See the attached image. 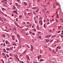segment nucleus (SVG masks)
Listing matches in <instances>:
<instances>
[{
	"mask_svg": "<svg viewBox=\"0 0 63 63\" xmlns=\"http://www.w3.org/2000/svg\"><path fill=\"white\" fill-rule=\"evenodd\" d=\"M38 37L39 38H40V39H41L42 38V37L40 36H39Z\"/></svg>",
	"mask_w": 63,
	"mask_h": 63,
	"instance_id": "obj_27",
	"label": "nucleus"
},
{
	"mask_svg": "<svg viewBox=\"0 0 63 63\" xmlns=\"http://www.w3.org/2000/svg\"><path fill=\"white\" fill-rule=\"evenodd\" d=\"M6 56L7 57H9V55L7 54H6Z\"/></svg>",
	"mask_w": 63,
	"mask_h": 63,
	"instance_id": "obj_25",
	"label": "nucleus"
},
{
	"mask_svg": "<svg viewBox=\"0 0 63 63\" xmlns=\"http://www.w3.org/2000/svg\"><path fill=\"white\" fill-rule=\"evenodd\" d=\"M13 59V58L12 57H11L9 59V60H10V59Z\"/></svg>",
	"mask_w": 63,
	"mask_h": 63,
	"instance_id": "obj_36",
	"label": "nucleus"
},
{
	"mask_svg": "<svg viewBox=\"0 0 63 63\" xmlns=\"http://www.w3.org/2000/svg\"><path fill=\"white\" fill-rule=\"evenodd\" d=\"M49 31H50V32H51V31H52V30H51L50 29V30Z\"/></svg>",
	"mask_w": 63,
	"mask_h": 63,
	"instance_id": "obj_61",
	"label": "nucleus"
},
{
	"mask_svg": "<svg viewBox=\"0 0 63 63\" xmlns=\"http://www.w3.org/2000/svg\"><path fill=\"white\" fill-rule=\"evenodd\" d=\"M50 24V23L48 22V23H47V25H48V24Z\"/></svg>",
	"mask_w": 63,
	"mask_h": 63,
	"instance_id": "obj_60",
	"label": "nucleus"
},
{
	"mask_svg": "<svg viewBox=\"0 0 63 63\" xmlns=\"http://www.w3.org/2000/svg\"><path fill=\"white\" fill-rule=\"evenodd\" d=\"M16 5V6H18V4H17V3H15Z\"/></svg>",
	"mask_w": 63,
	"mask_h": 63,
	"instance_id": "obj_39",
	"label": "nucleus"
},
{
	"mask_svg": "<svg viewBox=\"0 0 63 63\" xmlns=\"http://www.w3.org/2000/svg\"><path fill=\"white\" fill-rule=\"evenodd\" d=\"M4 19V20H5V21H6V19H5V18H3Z\"/></svg>",
	"mask_w": 63,
	"mask_h": 63,
	"instance_id": "obj_43",
	"label": "nucleus"
},
{
	"mask_svg": "<svg viewBox=\"0 0 63 63\" xmlns=\"http://www.w3.org/2000/svg\"><path fill=\"white\" fill-rule=\"evenodd\" d=\"M34 31L35 32L36 31V29H33Z\"/></svg>",
	"mask_w": 63,
	"mask_h": 63,
	"instance_id": "obj_40",
	"label": "nucleus"
},
{
	"mask_svg": "<svg viewBox=\"0 0 63 63\" xmlns=\"http://www.w3.org/2000/svg\"><path fill=\"white\" fill-rule=\"evenodd\" d=\"M56 20L57 22H58V20H57V19H56Z\"/></svg>",
	"mask_w": 63,
	"mask_h": 63,
	"instance_id": "obj_46",
	"label": "nucleus"
},
{
	"mask_svg": "<svg viewBox=\"0 0 63 63\" xmlns=\"http://www.w3.org/2000/svg\"><path fill=\"white\" fill-rule=\"evenodd\" d=\"M37 8L38 7H33L32 8V9H36V10H37Z\"/></svg>",
	"mask_w": 63,
	"mask_h": 63,
	"instance_id": "obj_5",
	"label": "nucleus"
},
{
	"mask_svg": "<svg viewBox=\"0 0 63 63\" xmlns=\"http://www.w3.org/2000/svg\"><path fill=\"white\" fill-rule=\"evenodd\" d=\"M49 41H50V40H48V39H46V42H47H47H48Z\"/></svg>",
	"mask_w": 63,
	"mask_h": 63,
	"instance_id": "obj_9",
	"label": "nucleus"
},
{
	"mask_svg": "<svg viewBox=\"0 0 63 63\" xmlns=\"http://www.w3.org/2000/svg\"><path fill=\"white\" fill-rule=\"evenodd\" d=\"M13 10H16V7H15V6H14L13 7Z\"/></svg>",
	"mask_w": 63,
	"mask_h": 63,
	"instance_id": "obj_11",
	"label": "nucleus"
},
{
	"mask_svg": "<svg viewBox=\"0 0 63 63\" xmlns=\"http://www.w3.org/2000/svg\"><path fill=\"white\" fill-rule=\"evenodd\" d=\"M17 57V55H15V58H16V59H18V57Z\"/></svg>",
	"mask_w": 63,
	"mask_h": 63,
	"instance_id": "obj_4",
	"label": "nucleus"
},
{
	"mask_svg": "<svg viewBox=\"0 0 63 63\" xmlns=\"http://www.w3.org/2000/svg\"><path fill=\"white\" fill-rule=\"evenodd\" d=\"M61 21H62V22H63V20L61 18Z\"/></svg>",
	"mask_w": 63,
	"mask_h": 63,
	"instance_id": "obj_26",
	"label": "nucleus"
},
{
	"mask_svg": "<svg viewBox=\"0 0 63 63\" xmlns=\"http://www.w3.org/2000/svg\"><path fill=\"white\" fill-rule=\"evenodd\" d=\"M9 55H10V56H12V53L10 54H9Z\"/></svg>",
	"mask_w": 63,
	"mask_h": 63,
	"instance_id": "obj_37",
	"label": "nucleus"
},
{
	"mask_svg": "<svg viewBox=\"0 0 63 63\" xmlns=\"http://www.w3.org/2000/svg\"><path fill=\"white\" fill-rule=\"evenodd\" d=\"M45 38H48V37H47V36H46Z\"/></svg>",
	"mask_w": 63,
	"mask_h": 63,
	"instance_id": "obj_54",
	"label": "nucleus"
},
{
	"mask_svg": "<svg viewBox=\"0 0 63 63\" xmlns=\"http://www.w3.org/2000/svg\"><path fill=\"white\" fill-rule=\"evenodd\" d=\"M4 1V2H8V1L7 0H3Z\"/></svg>",
	"mask_w": 63,
	"mask_h": 63,
	"instance_id": "obj_32",
	"label": "nucleus"
},
{
	"mask_svg": "<svg viewBox=\"0 0 63 63\" xmlns=\"http://www.w3.org/2000/svg\"><path fill=\"white\" fill-rule=\"evenodd\" d=\"M21 63H24V62H21Z\"/></svg>",
	"mask_w": 63,
	"mask_h": 63,
	"instance_id": "obj_64",
	"label": "nucleus"
},
{
	"mask_svg": "<svg viewBox=\"0 0 63 63\" xmlns=\"http://www.w3.org/2000/svg\"><path fill=\"white\" fill-rule=\"evenodd\" d=\"M22 17V15H21L20 16V17L21 18Z\"/></svg>",
	"mask_w": 63,
	"mask_h": 63,
	"instance_id": "obj_50",
	"label": "nucleus"
},
{
	"mask_svg": "<svg viewBox=\"0 0 63 63\" xmlns=\"http://www.w3.org/2000/svg\"><path fill=\"white\" fill-rule=\"evenodd\" d=\"M13 46H16V44H15V43H13Z\"/></svg>",
	"mask_w": 63,
	"mask_h": 63,
	"instance_id": "obj_23",
	"label": "nucleus"
},
{
	"mask_svg": "<svg viewBox=\"0 0 63 63\" xmlns=\"http://www.w3.org/2000/svg\"><path fill=\"white\" fill-rule=\"evenodd\" d=\"M33 47L32 46V45H31V49H33Z\"/></svg>",
	"mask_w": 63,
	"mask_h": 63,
	"instance_id": "obj_28",
	"label": "nucleus"
},
{
	"mask_svg": "<svg viewBox=\"0 0 63 63\" xmlns=\"http://www.w3.org/2000/svg\"><path fill=\"white\" fill-rule=\"evenodd\" d=\"M44 22H46V20H44Z\"/></svg>",
	"mask_w": 63,
	"mask_h": 63,
	"instance_id": "obj_62",
	"label": "nucleus"
},
{
	"mask_svg": "<svg viewBox=\"0 0 63 63\" xmlns=\"http://www.w3.org/2000/svg\"><path fill=\"white\" fill-rule=\"evenodd\" d=\"M53 20H54V19L53 18H52V20H50V22H52Z\"/></svg>",
	"mask_w": 63,
	"mask_h": 63,
	"instance_id": "obj_10",
	"label": "nucleus"
},
{
	"mask_svg": "<svg viewBox=\"0 0 63 63\" xmlns=\"http://www.w3.org/2000/svg\"><path fill=\"white\" fill-rule=\"evenodd\" d=\"M10 49L9 48H7L6 49V50H10Z\"/></svg>",
	"mask_w": 63,
	"mask_h": 63,
	"instance_id": "obj_22",
	"label": "nucleus"
},
{
	"mask_svg": "<svg viewBox=\"0 0 63 63\" xmlns=\"http://www.w3.org/2000/svg\"><path fill=\"white\" fill-rule=\"evenodd\" d=\"M47 21H49V20H48V18L47 19Z\"/></svg>",
	"mask_w": 63,
	"mask_h": 63,
	"instance_id": "obj_45",
	"label": "nucleus"
},
{
	"mask_svg": "<svg viewBox=\"0 0 63 63\" xmlns=\"http://www.w3.org/2000/svg\"><path fill=\"white\" fill-rule=\"evenodd\" d=\"M56 16H57V17H57V18H59V16H58V14H57Z\"/></svg>",
	"mask_w": 63,
	"mask_h": 63,
	"instance_id": "obj_14",
	"label": "nucleus"
},
{
	"mask_svg": "<svg viewBox=\"0 0 63 63\" xmlns=\"http://www.w3.org/2000/svg\"><path fill=\"white\" fill-rule=\"evenodd\" d=\"M3 37H5V35L4 34H3Z\"/></svg>",
	"mask_w": 63,
	"mask_h": 63,
	"instance_id": "obj_47",
	"label": "nucleus"
},
{
	"mask_svg": "<svg viewBox=\"0 0 63 63\" xmlns=\"http://www.w3.org/2000/svg\"><path fill=\"white\" fill-rule=\"evenodd\" d=\"M50 4V2H48L47 4V5H49Z\"/></svg>",
	"mask_w": 63,
	"mask_h": 63,
	"instance_id": "obj_31",
	"label": "nucleus"
},
{
	"mask_svg": "<svg viewBox=\"0 0 63 63\" xmlns=\"http://www.w3.org/2000/svg\"><path fill=\"white\" fill-rule=\"evenodd\" d=\"M39 11V9L38 8L37 9V10H36V12H38Z\"/></svg>",
	"mask_w": 63,
	"mask_h": 63,
	"instance_id": "obj_24",
	"label": "nucleus"
},
{
	"mask_svg": "<svg viewBox=\"0 0 63 63\" xmlns=\"http://www.w3.org/2000/svg\"><path fill=\"white\" fill-rule=\"evenodd\" d=\"M1 61H2L4 63H5V62H4V61H3V60L2 59H1Z\"/></svg>",
	"mask_w": 63,
	"mask_h": 63,
	"instance_id": "obj_29",
	"label": "nucleus"
},
{
	"mask_svg": "<svg viewBox=\"0 0 63 63\" xmlns=\"http://www.w3.org/2000/svg\"><path fill=\"white\" fill-rule=\"evenodd\" d=\"M5 43L6 44H8V41L6 40L5 41Z\"/></svg>",
	"mask_w": 63,
	"mask_h": 63,
	"instance_id": "obj_12",
	"label": "nucleus"
},
{
	"mask_svg": "<svg viewBox=\"0 0 63 63\" xmlns=\"http://www.w3.org/2000/svg\"><path fill=\"white\" fill-rule=\"evenodd\" d=\"M44 47H45V48H47V46H44Z\"/></svg>",
	"mask_w": 63,
	"mask_h": 63,
	"instance_id": "obj_41",
	"label": "nucleus"
},
{
	"mask_svg": "<svg viewBox=\"0 0 63 63\" xmlns=\"http://www.w3.org/2000/svg\"><path fill=\"white\" fill-rule=\"evenodd\" d=\"M40 24L41 25H43V23H42V22Z\"/></svg>",
	"mask_w": 63,
	"mask_h": 63,
	"instance_id": "obj_52",
	"label": "nucleus"
},
{
	"mask_svg": "<svg viewBox=\"0 0 63 63\" xmlns=\"http://www.w3.org/2000/svg\"><path fill=\"white\" fill-rule=\"evenodd\" d=\"M33 49H31V51H33Z\"/></svg>",
	"mask_w": 63,
	"mask_h": 63,
	"instance_id": "obj_38",
	"label": "nucleus"
},
{
	"mask_svg": "<svg viewBox=\"0 0 63 63\" xmlns=\"http://www.w3.org/2000/svg\"><path fill=\"white\" fill-rule=\"evenodd\" d=\"M27 24H30V23L29 22H27Z\"/></svg>",
	"mask_w": 63,
	"mask_h": 63,
	"instance_id": "obj_48",
	"label": "nucleus"
},
{
	"mask_svg": "<svg viewBox=\"0 0 63 63\" xmlns=\"http://www.w3.org/2000/svg\"><path fill=\"white\" fill-rule=\"evenodd\" d=\"M29 33H30V34H32V32H29Z\"/></svg>",
	"mask_w": 63,
	"mask_h": 63,
	"instance_id": "obj_58",
	"label": "nucleus"
},
{
	"mask_svg": "<svg viewBox=\"0 0 63 63\" xmlns=\"http://www.w3.org/2000/svg\"><path fill=\"white\" fill-rule=\"evenodd\" d=\"M17 20H18V19H17V18L16 19V21H17Z\"/></svg>",
	"mask_w": 63,
	"mask_h": 63,
	"instance_id": "obj_59",
	"label": "nucleus"
},
{
	"mask_svg": "<svg viewBox=\"0 0 63 63\" xmlns=\"http://www.w3.org/2000/svg\"><path fill=\"white\" fill-rule=\"evenodd\" d=\"M3 51H4V52H6V50H5V48H4L3 49Z\"/></svg>",
	"mask_w": 63,
	"mask_h": 63,
	"instance_id": "obj_17",
	"label": "nucleus"
},
{
	"mask_svg": "<svg viewBox=\"0 0 63 63\" xmlns=\"http://www.w3.org/2000/svg\"><path fill=\"white\" fill-rule=\"evenodd\" d=\"M55 4H56V5H59L58 3H57V2H56L55 3Z\"/></svg>",
	"mask_w": 63,
	"mask_h": 63,
	"instance_id": "obj_30",
	"label": "nucleus"
},
{
	"mask_svg": "<svg viewBox=\"0 0 63 63\" xmlns=\"http://www.w3.org/2000/svg\"><path fill=\"white\" fill-rule=\"evenodd\" d=\"M58 49H56V52H58Z\"/></svg>",
	"mask_w": 63,
	"mask_h": 63,
	"instance_id": "obj_42",
	"label": "nucleus"
},
{
	"mask_svg": "<svg viewBox=\"0 0 63 63\" xmlns=\"http://www.w3.org/2000/svg\"><path fill=\"white\" fill-rule=\"evenodd\" d=\"M10 31L11 32V31H12V29H10Z\"/></svg>",
	"mask_w": 63,
	"mask_h": 63,
	"instance_id": "obj_53",
	"label": "nucleus"
},
{
	"mask_svg": "<svg viewBox=\"0 0 63 63\" xmlns=\"http://www.w3.org/2000/svg\"><path fill=\"white\" fill-rule=\"evenodd\" d=\"M37 27L38 28V30H39V26H37Z\"/></svg>",
	"mask_w": 63,
	"mask_h": 63,
	"instance_id": "obj_33",
	"label": "nucleus"
},
{
	"mask_svg": "<svg viewBox=\"0 0 63 63\" xmlns=\"http://www.w3.org/2000/svg\"><path fill=\"white\" fill-rule=\"evenodd\" d=\"M32 34L33 35H34L35 34V33H34L33 32V33H32Z\"/></svg>",
	"mask_w": 63,
	"mask_h": 63,
	"instance_id": "obj_56",
	"label": "nucleus"
},
{
	"mask_svg": "<svg viewBox=\"0 0 63 63\" xmlns=\"http://www.w3.org/2000/svg\"><path fill=\"white\" fill-rule=\"evenodd\" d=\"M13 29H15V30H16V29L15 28H13Z\"/></svg>",
	"mask_w": 63,
	"mask_h": 63,
	"instance_id": "obj_35",
	"label": "nucleus"
},
{
	"mask_svg": "<svg viewBox=\"0 0 63 63\" xmlns=\"http://www.w3.org/2000/svg\"><path fill=\"white\" fill-rule=\"evenodd\" d=\"M53 50L52 51L54 53V50Z\"/></svg>",
	"mask_w": 63,
	"mask_h": 63,
	"instance_id": "obj_49",
	"label": "nucleus"
},
{
	"mask_svg": "<svg viewBox=\"0 0 63 63\" xmlns=\"http://www.w3.org/2000/svg\"><path fill=\"white\" fill-rule=\"evenodd\" d=\"M10 48L11 50H12V47H10Z\"/></svg>",
	"mask_w": 63,
	"mask_h": 63,
	"instance_id": "obj_57",
	"label": "nucleus"
},
{
	"mask_svg": "<svg viewBox=\"0 0 63 63\" xmlns=\"http://www.w3.org/2000/svg\"><path fill=\"white\" fill-rule=\"evenodd\" d=\"M39 22L40 23H41L42 22V21L41 20Z\"/></svg>",
	"mask_w": 63,
	"mask_h": 63,
	"instance_id": "obj_34",
	"label": "nucleus"
},
{
	"mask_svg": "<svg viewBox=\"0 0 63 63\" xmlns=\"http://www.w3.org/2000/svg\"><path fill=\"white\" fill-rule=\"evenodd\" d=\"M43 60L41 59H40V61H41V62H42V61H43Z\"/></svg>",
	"mask_w": 63,
	"mask_h": 63,
	"instance_id": "obj_19",
	"label": "nucleus"
},
{
	"mask_svg": "<svg viewBox=\"0 0 63 63\" xmlns=\"http://www.w3.org/2000/svg\"><path fill=\"white\" fill-rule=\"evenodd\" d=\"M56 49H60V47L59 46H58V47H56Z\"/></svg>",
	"mask_w": 63,
	"mask_h": 63,
	"instance_id": "obj_6",
	"label": "nucleus"
},
{
	"mask_svg": "<svg viewBox=\"0 0 63 63\" xmlns=\"http://www.w3.org/2000/svg\"><path fill=\"white\" fill-rule=\"evenodd\" d=\"M13 12L14 13H15V14H17V11H13Z\"/></svg>",
	"mask_w": 63,
	"mask_h": 63,
	"instance_id": "obj_3",
	"label": "nucleus"
},
{
	"mask_svg": "<svg viewBox=\"0 0 63 63\" xmlns=\"http://www.w3.org/2000/svg\"><path fill=\"white\" fill-rule=\"evenodd\" d=\"M26 52V50L25 51H24L23 53V54H25V52Z\"/></svg>",
	"mask_w": 63,
	"mask_h": 63,
	"instance_id": "obj_21",
	"label": "nucleus"
},
{
	"mask_svg": "<svg viewBox=\"0 0 63 63\" xmlns=\"http://www.w3.org/2000/svg\"><path fill=\"white\" fill-rule=\"evenodd\" d=\"M41 57H42V55H40L38 56V60H39L40 59V58H41Z\"/></svg>",
	"mask_w": 63,
	"mask_h": 63,
	"instance_id": "obj_1",
	"label": "nucleus"
},
{
	"mask_svg": "<svg viewBox=\"0 0 63 63\" xmlns=\"http://www.w3.org/2000/svg\"><path fill=\"white\" fill-rule=\"evenodd\" d=\"M17 36L18 38H19V37H20V35H19V34H18L17 35Z\"/></svg>",
	"mask_w": 63,
	"mask_h": 63,
	"instance_id": "obj_20",
	"label": "nucleus"
},
{
	"mask_svg": "<svg viewBox=\"0 0 63 63\" xmlns=\"http://www.w3.org/2000/svg\"><path fill=\"white\" fill-rule=\"evenodd\" d=\"M35 14V12H32V15H34Z\"/></svg>",
	"mask_w": 63,
	"mask_h": 63,
	"instance_id": "obj_16",
	"label": "nucleus"
},
{
	"mask_svg": "<svg viewBox=\"0 0 63 63\" xmlns=\"http://www.w3.org/2000/svg\"><path fill=\"white\" fill-rule=\"evenodd\" d=\"M24 4L25 5V6L27 5V3L26 2H24Z\"/></svg>",
	"mask_w": 63,
	"mask_h": 63,
	"instance_id": "obj_13",
	"label": "nucleus"
},
{
	"mask_svg": "<svg viewBox=\"0 0 63 63\" xmlns=\"http://www.w3.org/2000/svg\"><path fill=\"white\" fill-rule=\"evenodd\" d=\"M62 27V26L61 25L60 26H58V27L59 28V29H61V27Z\"/></svg>",
	"mask_w": 63,
	"mask_h": 63,
	"instance_id": "obj_7",
	"label": "nucleus"
},
{
	"mask_svg": "<svg viewBox=\"0 0 63 63\" xmlns=\"http://www.w3.org/2000/svg\"><path fill=\"white\" fill-rule=\"evenodd\" d=\"M4 57L5 58H7V57L6 56H5Z\"/></svg>",
	"mask_w": 63,
	"mask_h": 63,
	"instance_id": "obj_63",
	"label": "nucleus"
},
{
	"mask_svg": "<svg viewBox=\"0 0 63 63\" xmlns=\"http://www.w3.org/2000/svg\"><path fill=\"white\" fill-rule=\"evenodd\" d=\"M46 24H44V28H46Z\"/></svg>",
	"mask_w": 63,
	"mask_h": 63,
	"instance_id": "obj_18",
	"label": "nucleus"
},
{
	"mask_svg": "<svg viewBox=\"0 0 63 63\" xmlns=\"http://www.w3.org/2000/svg\"><path fill=\"white\" fill-rule=\"evenodd\" d=\"M34 24H33L32 26V28H34Z\"/></svg>",
	"mask_w": 63,
	"mask_h": 63,
	"instance_id": "obj_44",
	"label": "nucleus"
},
{
	"mask_svg": "<svg viewBox=\"0 0 63 63\" xmlns=\"http://www.w3.org/2000/svg\"><path fill=\"white\" fill-rule=\"evenodd\" d=\"M12 39H13V41H14V40H15V38H14V36H12Z\"/></svg>",
	"mask_w": 63,
	"mask_h": 63,
	"instance_id": "obj_8",
	"label": "nucleus"
},
{
	"mask_svg": "<svg viewBox=\"0 0 63 63\" xmlns=\"http://www.w3.org/2000/svg\"><path fill=\"white\" fill-rule=\"evenodd\" d=\"M46 13L47 14V13H48V11H47L46 12Z\"/></svg>",
	"mask_w": 63,
	"mask_h": 63,
	"instance_id": "obj_55",
	"label": "nucleus"
},
{
	"mask_svg": "<svg viewBox=\"0 0 63 63\" xmlns=\"http://www.w3.org/2000/svg\"><path fill=\"white\" fill-rule=\"evenodd\" d=\"M31 6V3H30L29 5V7H30Z\"/></svg>",
	"mask_w": 63,
	"mask_h": 63,
	"instance_id": "obj_15",
	"label": "nucleus"
},
{
	"mask_svg": "<svg viewBox=\"0 0 63 63\" xmlns=\"http://www.w3.org/2000/svg\"><path fill=\"white\" fill-rule=\"evenodd\" d=\"M53 40H51V41H50V43H51V42H53Z\"/></svg>",
	"mask_w": 63,
	"mask_h": 63,
	"instance_id": "obj_51",
	"label": "nucleus"
},
{
	"mask_svg": "<svg viewBox=\"0 0 63 63\" xmlns=\"http://www.w3.org/2000/svg\"><path fill=\"white\" fill-rule=\"evenodd\" d=\"M26 58H27V59L28 60H29V59H30V58H29V57L28 56L26 55Z\"/></svg>",
	"mask_w": 63,
	"mask_h": 63,
	"instance_id": "obj_2",
	"label": "nucleus"
}]
</instances>
